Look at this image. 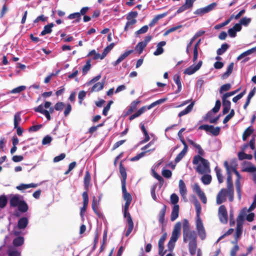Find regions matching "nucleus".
Masks as SVG:
<instances>
[{
  "label": "nucleus",
  "mask_w": 256,
  "mask_h": 256,
  "mask_svg": "<svg viewBox=\"0 0 256 256\" xmlns=\"http://www.w3.org/2000/svg\"><path fill=\"white\" fill-rule=\"evenodd\" d=\"M28 223V220L27 218H21L18 220V227L19 229H24L27 226Z\"/></svg>",
  "instance_id": "nucleus-23"
},
{
  "label": "nucleus",
  "mask_w": 256,
  "mask_h": 256,
  "mask_svg": "<svg viewBox=\"0 0 256 256\" xmlns=\"http://www.w3.org/2000/svg\"><path fill=\"white\" fill-rule=\"evenodd\" d=\"M246 212H247L246 208H244L242 210L240 214L237 218V219H236L237 224H238L242 226V222L244 220V216H246Z\"/></svg>",
  "instance_id": "nucleus-24"
},
{
  "label": "nucleus",
  "mask_w": 256,
  "mask_h": 256,
  "mask_svg": "<svg viewBox=\"0 0 256 256\" xmlns=\"http://www.w3.org/2000/svg\"><path fill=\"white\" fill-rule=\"evenodd\" d=\"M7 254L8 256H21L20 252L14 247L10 248L7 251Z\"/></svg>",
  "instance_id": "nucleus-35"
},
{
  "label": "nucleus",
  "mask_w": 256,
  "mask_h": 256,
  "mask_svg": "<svg viewBox=\"0 0 256 256\" xmlns=\"http://www.w3.org/2000/svg\"><path fill=\"white\" fill-rule=\"evenodd\" d=\"M229 48L228 44L224 43L221 46V48H218L216 50V54L218 56L222 55L224 54Z\"/></svg>",
  "instance_id": "nucleus-41"
},
{
  "label": "nucleus",
  "mask_w": 256,
  "mask_h": 256,
  "mask_svg": "<svg viewBox=\"0 0 256 256\" xmlns=\"http://www.w3.org/2000/svg\"><path fill=\"white\" fill-rule=\"evenodd\" d=\"M38 184H36L31 183L29 184H22L16 187V189L20 190H22L30 188H36Z\"/></svg>",
  "instance_id": "nucleus-33"
},
{
  "label": "nucleus",
  "mask_w": 256,
  "mask_h": 256,
  "mask_svg": "<svg viewBox=\"0 0 256 256\" xmlns=\"http://www.w3.org/2000/svg\"><path fill=\"white\" fill-rule=\"evenodd\" d=\"M202 166L199 164L196 168L198 172L200 174L206 173L210 171V164L208 160L204 158L201 161Z\"/></svg>",
  "instance_id": "nucleus-8"
},
{
  "label": "nucleus",
  "mask_w": 256,
  "mask_h": 256,
  "mask_svg": "<svg viewBox=\"0 0 256 256\" xmlns=\"http://www.w3.org/2000/svg\"><path fill=\"white\" fill-rule=\"evenodd\" d=\"M238 158L240 160L245 159L252 160V156L250 154H246L243 152H240L238 153Z\"/></svg>",
  "instance_id": "nucleus-40"
},
{
  "label": "nucleus",
  "mask_w": 256,
  "mask_h": 256,
  "mask_svg": "<svg viewBox=\"0 0 256 256\" xmlns=\"http://www.w3.org/2000/svg\"><path fill=\"white\" fill-rule=\"evenodd\" d=\"M201 180L204 184H209L212 181V176L210 174H204L202 176Z\"/></svg>",
  "instance_id": "nucleus-46"
},
{
  "label": "nucleus",
  "mask_w": 256,
  "mask_h": 256,
  "mask_svg": "<svg viewBox=\"0 0 256 256\" xmlns=\"http://www.w3.org/2000/svg\"><path fill=\"white\" fill-rule=\"evenodd\" d=\"M167 238V234L166 232H164L162 236L160 238L158 242V249L162 250V248H164V242Z\"/></svg>",
  "instance_id": "nucleus-39"
},
{
  "label": "nucleus",
  "mask_w": 256,
  "mask_h": 256,
  "mask_svg": "<svg viewBox=\"0 0 256 256\" xmlns=\"http://www.w3.org/2000/svg\"><path fill=\"white\" fill-rule=\"evenodd\" d=\"M255 138H252L250 140L248 144H245L242 146L241 147L242 152H244L248 146H250L252 150H254L255 149Z\"/></svg>",
  "instance_id": "nucleus-25"
},
{
  "label": "nucleus",
  "mask_w": 256,
  "mask_h": 256,
  "mask_svg": "<svg viewBox=\"0 0 256 256\" xmlns=\"http://www.w3.org/2000/svg\"><path fill=\"white\" fill-rule=\"evenodd\" d=\"M24 242V238L22 236H18L14 238L12 244L15 246H22Z\"/></svg>",
  "instance_id": "nucleus-43"
},
{
  "label": "nucleus",
  "mask_w": 256,
  "mask_h": 256,
  "mask_svg": "<svg viewBox=\"0 0 256 256\" xmlns=\"http://www.w3.org/2000/svg\"><path fill=\"white\" fill-rule=\"evenodd\" d=\"M250 22V18L244 17L240 19V23L241 24V25L247 26Z\"/></svg>",
  "instance_id": "nucleus-64"
},
{
  "label": "nucleus",
  "mask_w": 256,
  "mask_h": 256,
  "mask_svg": "<svg viewBox=\"0 0 256 256\" xmlns=\"http://www.w3.org/2000/svg\"><path fill=\"white\" fill-rule=\"evenodd\" d=\"M228 196V190L226 188H222L218 192L216 198V202L218 204L225 202L226 200V196Z\"/></svg>",
  "instance_id": "nucleus-9"
},
{
  "label": "nucleus",
  "mask_w": 256,
  "mask_h": 256,
  "mask_svg": "<svg viewBox=\"0 0 256 256\" xmlns=\"http://www.w3.org/2000/svg\"><path fill=\"white\" fill-rule=\"evenodd\" d=\"M199 130H204L206 132H210L212 135L217 136L220 134V128L218 126L214 127L212 125L202 124L199 126Z\"/></svg>",
  "instance_id": "nucleus-6"
},
{
  "label": "nucleus",
  "mask_w": 256,
  "mask_h": 256,
  "mask_svg": "<svg viewBox=\"0 0 256 256\" xmlns=\"http://www.w3.org/2000/svg\"><path fill=\"white\" fill-rule=\"evenodd\" d=\"M231 88V84L229 83L223 84L220 88V93L222 94L223 92L229 90Z\"/></svg>",
  "instance_id": "nucleus-61"
},
{
  "label": "nucleus",
  "mask_w": 256,
  "mask_h": 256,
  "mask_svg": "<svg viewBox=\"0 0 256 256\" xmlns=\"http://www.w3.org/2000/svg\"><path fill=\"white\" fill-rule=\"evenodd\" d=\"M218 216L220 221L226 224L228 221V212L226 206L224 205H221L218 210Z\"/></svg>",
  "instance_id": "nucleus-7"
},
{
  "label": "nucleus",
  "mask_w": 256,
  "mask_h": 256,
  "mask_svg": "<svg viewBox=\"0 0 256 256\" xmlns=\"http://www.w3.org/2000/svg\"><path fill=\"white\" fill-rule=\"evenodd\" d=\"M120 172L122 176L121 184L122 186L126 185V180L127 178V174L126 170L122 164V162H120Z\"/></svg>",
  "instance_id": "nucleus-15"
},
{
  "label": "nucleus",
  "mask_w": 256,
  "mask_h": 256,
  "mask_svg": "<svg viewBox=\"0 0 256 256\" xmlns=\"http://www.w3.org/2000/svg\"><path fill=\"white\" fill-rule=\"evenodd\" d=\"M136 22V20H128L124 28V31H128L130 28H132V26Z\"/></svg>",
  "instance_id": "nucleus-51"
},
{
  "label": "nucleus",
  "mask_w": 256,
  "mask_h": 256,
  "mask_svg": "<svg viewBox=\"0 0 256 256\" xmlns=\"http://www.w3.org/2000/svg\"><path fill=\"white\" fill-rule=\"evenodd\" d=\"M170 202L174 204L170 214V220L174 221L178 216L180 206L177 203L178 202V196L176 194H172L170 197Z\"/></svg>",
  "instance_id": "nucleus-5"
},
{
  "label": "nucleus",
  "mask_w": 256,
  "mask_h": 256,
  "mask_svg": "<svg viewBox=\"0 0 256 256\" xmlns=\"http://www.w3.org/2000/svg\"><path fill=\"white\" fill-rule=\"evenodd\" d=\"M242 226L238 224H236V232L234 236L235 242H232L233 244H237L238 239L240 236L242 234Z\"/></svg>",
  "instance_id": "nucleus-36"
},
{
  "label": "nucleus",
  "mask_w": 256,
  "mask_h": 256,
  "mask_svg": "<svg viewBox=\"0 0 256 256\" xmlns=\"http://www.w3.org/2000/svg\"><path fill=\"white\" fill-rule=\"evenodd\" d=\"M68 18L70 20L76 18V22H79L81 19L80 14L78 12L71 14L68 15Z\"/></svg>",
  "instance_id": "nucleus-44"
},
{
  "label": "nucleus",
  "mask_w": 256,
  "mask_h": 256,
  "mask_svg": "<svg viewBox=\"0 0 256 256\" xmlns=\"http://www.w3.org/2000/svg\"><path fill=\"white\" fill-rule=\"evenodd\" d=\"M188 150L183 149L180 152L178 156H176L174 160L175 163H178L184 157L187 152Z\"/></svg>",
  "instance_id": "nucleus-45"
},
{
  "label": "nucleus",
  "mask_w": 256,
  "mask_h": 256,
  "mask_svg": "<svg viewBox=\"0 0 256 256\" xmlns=\"http://www.w3.org/2000/svg\"><path fill=\"white\" fill-rule=\"evenodd\" d=\"M234 64L231 62L229 64L226 71L224 72L221 76L222 79H226L228 78L230 74L232 73L234 68Z\"/></svg>",
  "instance_id": "nucleus-29"
},
{
  "label": "nucleus",
  "mask_w": 256,
  "mask_h": 256,
  "mask_svg": "<svg viewBox=\"0 0 256 256\" xmlns=\"http://www.w3.org/2000/svg\"><path fill=\"white\" fill-rule=\"evenodd\" d=\"M17 207L18 208V210L22 213L26 212L28 210V206L27 203L22 200L20 202Z\"/></svg>",
  "instance_id": "nucleus-27"
},
{
  "label": "nucleus",
  "mask_w": 256,
  "mask_h": 256,
  "mask_svg": "<svg viewBox=\"0 0 256 256\" xmlns=\"http://www.w3.org/2000/svg\"><path fill=\"white\" fill-rule=\"evenodd\" d=\"M138 14L137 12H130L128 14L126 18L127 20H136V18L138 16Z\"/></svg>",
  "instance_id": "nucleus-56"
},
{
  "label": "nucleus",
  "mask_w": 256,
  "mask_h": 256,
  "mask_svg": "<svg viewBox=\"0 0 256 256\" xmlns=\"http://www.w3.org/2000/svg\"><path fill=\"white\" fill-rule=\"evenodd\" d=\"M21 112H18L14 115V127H18L19 123L21 122Z\"/></svg>",
  "instance_id": "nucleus-38"
},
{
  "label": "nucleus",
  "mask_w": 256,
  "mask_h": 256,
  "mask_svg": "<svg viewBox=\"0 0 256 256\" xmlns=\"http://www.w3.org/2000/svg\"><path fill=\"white\" fill-rule=\"evenodd\" d=\"M132 202H126L124 204V216L126 218V222L128 224V228L126 231L125 236H128L132 232L134 228V222L130 216V214L128 212V210Z\"/></svg>",
  "instance_id": "nucleus-4"
},
{
  "label": "nucleus",
  "mask_w": 256,
  "mask_h": 256,
  "mask_svg": "<svg viewBox=\"0 0 256 256\" xmlns=\"http://www.w3.org/2000/svg\"><path fill=\"white\" fill-rule=\"evenodd\" d=\"M8 203V200L4 195L0 196V208H2L6 206Z\"/></svg>",
  "instance_id": "nucleus-57"
},
{
  "label": "nucleus",
  "mask_w": 256,
  "mask_h": 256,
  "mask_svg": "<svg viewBox=\"0 0 256 256\" xmlns=\"http://www.w3.org/2000/svg\"><path fill=\"white\" fill-rule=\"evenodd\" d=\"M166 100V98H161V99H160L150 104L149 106H147L146 107V109L147 110H150V108H152L153 107L156 106V105L158 104H160L162 102H165Z\"/></svg>",
  "instance_id": "nucleus-54"
},
{
  "label": "nucleus",
  "mask_w": 256,
  "mask_h": 256,
  "mask_svg": "<svg viewBox=\"0 0 256 256\" xmlns=\"http://www.w3.org/2000/svg\"><path fill=\"white\" fill-rule=\"evenodd\" d=\"M220 106L221 102L220 100H216V102L215 106H214V108H212V109L211 110L207 112L204 117V120H208L212 118V113L218 112L220 110Z\"/></svg>",
  "instance_id": "nucleus-12"
},
{
  "label": "nucleus",
  "mask_w": 256,
  "mask_h": 256,
  "mask_svg": "<svg viewBox=\"0 0 256 256\" xmlns=\"http://www.w3.org/2000/svg\"><path fill=\"white\" fill-rule=\"evenodd\" d=\"M114 46V42L110 44L104 50L102 53V58H104L108 54L113 48Z\"/></svg>",
  "instance_id": "nucleus-47"
},
{
  "label": "nucleus",
  "mask_w": 256,
  "mask_h": 256,
  "mask_svg": "<svg viewBox=\"0 0 256 256\" xmlns=\"http://www.w3.org/2000/svg\"><path fill=\"white\" fill-rule=\"evenodd\" d=\"M256 51V46L252 48L250 50H247L246 51L242 52L240 54V56H242V58H244L249 54H252V53L255 52Z\"/></svg>",
  "instance_id": "nucleus-63"
},
{
  "label": "nucleus",
  "mask_w": 256,
  "mask_h": 256,
  "mask_svg": "<svg viewBox=\"0 0 256 256\" xmlns=\"http://www.w3.org/2000/svg\"><path fill=\"white\" fill-rule=\"evenodd\" d=\"M105 83L104 80L102 82H98L95 84L91 88L90 92H98L103 89Z\"/></svg>",
  "instance_id": "nucleus-28"
},
{
  "label": "nucleus",
  "mask_w": 256,
  "mask_h": 256,
  "mask_svg": "<svg viewBox=\"0 0 256 256\" xmlns=\"http://www.w3.org/2000/svg\"><path fill=\"white\" fill-rule=\"evenodd\" d=\"M166 13H164V14H158V15H157L152 20V21L150 22V23L149 24V26L150 27H152L154 26V24H156L158 21V20H160V18H164V16H166Z\"/></svg>",
  "instance_id": "nucleus-42"
},
{
  "label": "nucleus",
  "mask_w": 256,
  "mask_h": 256,
  "mask_svg": "<svg viewBox=\"0 0 256 256\" xmlns=\"http://www.w3.org/2000/svg\"><path fill=\"white\" fill-rule=\"evenodd\" d=\"M183 240L184 242L188 241L194 242L196 239V234L194 230H191L189 222L187 219H184L182 224Z\"/></svg>",
  "instance_id": "nucleus-1"
},
{
  "label": "nucleus",
  "mask_w": 256,
  "mask_h": 256,
  "mask_svg": "<svg viewBox=\"0 0 256 256\" xmlns=\"http://www.w3.org/2000/svg\"><path fill=\"white\" fill-rule=\"evenodd\" d=\"M224 166L226 170L227 178H226V190H228V198L230 202H232L234 200V190L232 180V174L230 172V166L228 162H224Z\"/></svg>",
  "instance_id": "nucleus-2"
},
{
  "label": "nucleus",
  "mask_w": 256,
  "mask_h": 256,
  "mask_svg": "<svg viewBox=\"0 0 256 256\" xmlns=\"http://www.w3.org/2000/svg\"><path fill=\"white\" fill-rule=\"evenodd\" d=\"M182 224L180 222H176L172 232L170 240L168 244V248L169 251L172 252L175 246V242L177 241L180 235Z\"/></svg>",
  "instance_id": "nucleus-3"
},
{
  "label": "nucleus",
  "mask_w": 256,
  "mask_h": 256,
  "mask_svg": "<svg viewBox=\"0 0 256 256\" xmlns=\"http://www.w3.org/2000/svg\"><path fill=\"white\" fill-rule=\"evenodd\" d=\"M26 89V86H20L12 89L10 91L12 94L20 93L21 92L24 90Z\"/></svg>",
  "instance_id": "nucleus-59"
},
{
  "label": "nucleus",
  "mask_w": 256,
  "mask_h": 256,
  "mask_svg": "<svg viewBox=\"0 0 256 256\" xmlns=\"http://www.w3.org/2000/svg\"><path fill=\"white\" fill-rule=\"evenodd\" d=\"M202 60L199 61V62L196 65L192 64L186 68L184 71V74L191 75L194 74L202 66Z\"/></svg>",
  "instance_id": "nucleus-11"
},
{
  "label": "nucleus",
  "mask_w": 256,
  "mask_h": 256,
  "mask_svg": "<svg viewBox=\"0 0 256 256\" xmlns=\"http://www.w3.org/2000/svg\"><path fill=\"white\" fill-rule=\"evenodd\" d=\"M174 80L178 86V89L176 91V94H178L182 90V84L180 82V77L178 74H175L173 77Z\"/></svg>",
  "instance_id": "nucleus-30"
},
{
  "label": "nucleus",
  "mask_w": 256,
  "mask_h": 256,
  "mask_svg": "<svg viewBox=\"0 0 256 256\" xmlns=\"http://www.w3.org/2000/svg\"><path fill=\"white\" fill-rule=\"evenodd\" d=\"M86 96V92L84 90H81L78 94V102L80 104H82V102Z\"/></svg>",
  "instance_id": "nucleus-62"
},
{
  "label": "nucleus",
  "mask_w": 256,
  "mask_h": 256,
  "mask_svg": "<svg viewBox=\"0 0 256 256\" xmlns=\"http://www.w3.org/2000/svg\"><path fill=\"white\" fill-rule=\"evenodd\" d=\"M187 140L190 144H191L194 148H196L198 150V155H200V156H203L204 155V150H203V149L202 148V147L200 146V144H196L192 140L190 139H188Z\"/></svg>",
  "instance_id": "nucleus-22"
},
{
  "label": "nucleus",
  "mask_w": 256,
  "mask_h": 256,
  "mask_svg": "<svg viewBox=\"0 0 256 256\" xmlns=\"http://www.w3.org/2000/svg\"><path fill=\"white\" fill-rule=\"evenodd\" d=\"M234 109H232L230 111V112L228 114L224 119L223 123L226 124L227 123L234 115Z\"/></svg>",
  "instance_id": "nucleus-58"
},
{
  "label": "nucleus",
  "mask_w": 256,
  "mask_h": 256,
  "mask_svg": "<svg viewBox=\"0 0 256 256\" xmlns=\"http://www.w3.org/2000/svg\"><path fill=\"white\" fill-rule=\"evenodd\" d=\"M154 150V148H152V150H148L146 152H141L140 153L138 154L136 156L132 158H130V160L132 162H134V161L138 160L140 158H142L145 155V154L146 152H150V150Z\"/></svg>",
  "instance_id": "nucleus-52"
},
{
  "label": "nucleus",
  "mask_w": 256,
  "mask_h": 256,
  "mask_svg": "<svg viewBox=\"0 0 256 256\" xmlns=\"http://www.w3.org/2000/svg\"><path fill=\"white\" fill-rule=\"evenodd\" d=\"M216 5V2H212L204 8L198 9L196 12V14H200L208 12L212 10Z\"/></svg>",
  "instance_id": "nucleus-13"
},
{
  "label": "nucleus",
  "mask_w": 256,
  "mask_h": 256,
  "mask_svg": "<svg viewBox=\"0 0 256 256\" xmlns=\"http://www.w3.org/2000/svg\"><path fill=\"white\" fill-rule=\"evenodd\" d=\"M254 130L253 128L251 126H249L244 131L243 134L242 138L244 141H245L246 140L247 138L250 136L254 132Z\"/></svg>",
  "instance_id": "nucleus-34"
},
{
  "label": "nucleus",
  "mask_w": 256,
  "mask_h": 256,
  "mask_svg": "<svg viewBox=\"0 0 256 256\" xmlns=\"http://www.w3.org/2000/svg\"><path fill=\"white\" fill-rule=\"evenodd\" d=\"M179 190H180V193L181 195V196L184 198L186 196V193H187V190L186 186V184L184 182L180 180L179 181Z\"/></svg>",
  "instance_id": "nucleus-18"
},
{
  "label": "nucleus",
  "mask_w": 256,
  "mask_h": 256,
  "mask_svg": "<svg viewBox=\"0 0 256 256\" xmlns=\"http://www.w3.org/2000/svg\"><path fill=\"white\" fill-rule=\"evenodd\" d=\"M140 100H136L133 101L130 106L129 108L127 110V112L126 113V115H130L131 114L132 112H134V110H136L137 108V105L140 103Z\"/></svg>",
  "instance_id": "nucleus-20"
},
{
  "label": "nucleus",
  "mask_w": 256,
  "mask_h": 256,
  "mask_svg": "<svg viewBox=\"0 0 256 256\" xmlns=\"http://www.w3.org/2000/svg\"><path fill=\"white\" fill-rule=\"evenodd\" d=\"M214 170L216 172V177L218 178V182L221 184L223 182V176L222 174V171L220 168H218V166H216L214 168Z\"/></svg>",
  "instance_id": "nucleus-49"
},
{
  "label": "nucleus",
  "mask_w": 256,
  "mask_h": 256,
  "mask_svg": "<svg viewBox=\"0 0 256 256\" xmlns=\"http://www.w3.org/2000/svg\"><path fill=\"white\" fill-rule=\"evenodd\" d=\"M166 204H164L162 208L159 212L158 214V222L162 225L164 224V216L166 213Z\"/></svg>",
  "instance_id": "nucleus-21"
},
{
  "label": "nucleus",
  "mask_w": 256,
  "mask_h": 256,
  "mask_svg": "<svg viewBox=\"0 0 256 256\" xmlns=\"http://www.w3.org/2000/svg\"><path fill=\"white\" fill-rule=\"evenodd\" d=\"M236 188V192L238 194V200H240L242 198V194H241V186L240 182L238 180H236L235 182Z\"/></svg>",
  "instance_id": "nucleus-50"
},
{
  "label": "nucleus",
  "mask_w": 256,
  "mask_h": 256,
  "mask_svg": "<svg viewBox=\"0 0 256 256\" xmlns=\"http://www.w3.org/2000/svg\"><path fill=\"white\" fill-rule=\"evenodd\" d=\"M147 106H144L140 108L136 113L134 114L131 115L129 117V120H134V118L138 117L140 116L146 109Z\"/></svg>",
  "instance_id": "nucleus-32"
},
{
  "label": "nucleus",
  "mask_w": 256,
  "mask_h": 256,
  "mask_svg": "<svg viewBox=\"0 0 256 256\" xmlns=\"http://www.w3.org/2000/svg\"><path fill=\"white\" fill-rule=\"evenodd\" d=\"M83 198V206L80 208V215L82 218H84V213L86 212L88 203V196L86 192H84L82 194Z\"/></svg>",
  "instance_id": "nucleus-10"
},
{
  "label": "nucleus",
  "mask_w": 256,
  "mask_h": 256,
  "mask_svg": "<svg viewBox=\"0 0 256 256\" xmlns=\"http://www.w3.org/2000/svg\"><path fill=\"white\" fill-rule=\"evenodd\" d=\"M122 190L124 200L126 202H132V197L131 194L127 192L126 185L122 186Z\"/></svg>",
  "instance_id": "nucleus-19"
},
{
  "label": "nucleus",
  "mask_w": 256,
  "mask_h": 256,
  "mask_svg": "<svg viewBox=\"0 0 256 256\" xmlns=\"http://www.w3.org/2000/svg\"><path fill=\"white\" fill-rule=\"evenodd\" d=\"M146 47V45L140 42H139L136 46L135 50L138 52V54H141Z\"/></svg>",
  "instance_id": "nucleus-53"
},
{
  "label": "nucleus",
  "mask_w": 256,
  "mask_h": 256,
  "mask_svg": "<svg viewBox=\"0 0 256 256\" xmlns=\"http://www.w3.org/2000/svg\"><path fill=\"white\" fill-rule=\"evenodd\" d=\"M194 102H192L187 107L183 110L180 112L178 114V117H182V116L186 115L190 113L192 110Z\"/></svg>",
  "instance_id": "nucleus-26"
},
{
  "label": "nucleus",
  "mask_w": 256,
  "mask_h": 256,
  "mask_svg": "<svg viewBox=\"0 0 256 256\" xmlns=\"http://www.w3.org/2000/svg\"><path fill=\"white\" fill-rule=\"evenodd\" d=\"M54 24L52 22L45 26L43 30L40 32V35L44 36L46 34L51 33L52 32V28L54 27Z\"/></svg>",
  "instance_id": "nucleus-31"
},
{
  "label": "nucleus",
  "mask_w": 256,
  "mask_h": 256,
  "mask_svg": "<svg viewBox=\"0 0 256 256\" xmlns=\"http://www.w3.org/2000/svg\"><path fill=\"white\" fill-rule=\"evenodd\" d=\"M196 240L189 242L188 250L191 255H194L196 254Z\"/></svg>",
  "instance_id": "nucleus-37"
},
{
  "label": "nucleus",
  "mask_w": 256,
  "mask_h": 256,
  "mask_svg": "<svg viewBox=\"0 0 256 256\" xmlns=\"http://www.w3.org/2000/svg\"><path fill=\"white\" fill-rule=\"evenodd\" d=\"M20 198H22V196L18 194L13 196L10 200V206L13 208L17 207L22 200L20 199Z\"/></svg>",
  "instance_id": "nucleus-16"
},
{
  "label": "nucleus",
  "mask_w": 256,
  "mask_h": 256,
  "mask_svg": "<svg viewBox=\"0 0 256 256\" xmlns=\"http://www.w3.org/2000/svg\"><path fill=\"white\" fill-rule=\"evenodd\" d=\"M222 105L223 106L222 108V114H226L230 109L231 102L229 100H227V98L222 96Z\"/></svg>",
  "instance_id": "nucleus-14"
},
{
  "label": "nucleus",
  "mask_w": 256,
  "mask_h": 256,
  "mask_svg": "<svg viewBox=\"0 0 256 256\" xmlns=\"http://www.w3.org/2000/svg\"><path fill=\"white\" fill-rule=\"evenodd\" d=\"M91 176L90 172L88 170L86 172V174L84 176V188L86 190L85 192H88V187L90 186V182Z\"/></svg>",
  "instance_id": "nucleus-17"
},
{
  "label": "nucleus",
  "mask_w": 256,
  "mask_h": 256,
  "mask_svg": "<svg viewBox=\"0 0 256 256\" xmlns=\"http://www.w3.org/2000/svg\"><path fill=\"white\" fill-rule=\"evenodd\" d=\"M134 52V50H128L126 52H124V54H122L118 58V59L120 60V61L121 62L124 60L126 57H128L130 54Z\"/></svg>",
  "instance_id": "nucleus-60"
},
{
  "label": "nucleus",
  "mask_w": 256,
  "mask_h": 256,
  "mask_svg": "<svg viewBox=\"0 0 256 256\" xmlns=\"http://www.w3.org/2000/svg\"><path fill=\"white\" fill-rule=\"evenodd\" d=\"M92 210L94 211L95 214L99 218H100L102 214L100 212H99L98 211L97 209H96V198L95 197H94V198H93L92 202Z\"/></svg>",
  "instance_id": "nucleus-55"
},
{
  "label": "nucleus",
  "mask_w": 256,
  "mask_h": 256,
  "mask_svg": "<svg viewBox=\"0 0 256 256\" xmlns=\"http://www.w3.org/2000/svg\"><path fill=\"white\" fill-rule=\"evenodd\" d=\"M91 68V60H88L86 64L82 68V72L84 75L86 74Z\"/></svg>",
  "instance_id": "nucleus-48"
}]
</instances>
